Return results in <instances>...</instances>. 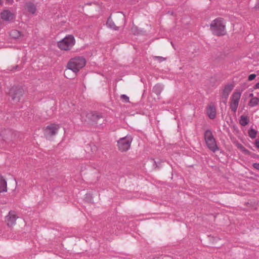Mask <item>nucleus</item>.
Returning a JSON list of instances; mask_svg holds the SVG:
<instances>
[{
  "instance_id": "nucleus-1",
  "label": "nucleus",
  "mask_w": 259,
  "mask_h": 259,
  "mask_svg": "<svg viewBox=\"0 0 259 259\" xmlns=\"http://www.w3.org/2000/svg\"><path fill=\"white\" fill-rule=\"evenodd\" d=\"M210 28L212 33L218 36L224 35L226 33V25L224 19L218 18L212 21Z\"/></svg>"
},
{
  "instance_id": "nucleus-2",
  "label": "nucleus",
  "mask_w": 259,
  "mask_h": 259,
  "mask_svg": "<svg viewBox=\"0 0 259 259\" xmlns=\"http://www.w3.org/2000/svg\"><path fill=\"white\" fill-rule=\"evenodd\" d=\"M86 64L85 59L82 57H76L69 60L67 64V67L70 68L74 72L78 73L80 69Z\"/></svg>"
},
{
  "instance_id": "nucleus-3",
  "label": "nucleus",
  "mask_w": 259,
  "mask_h": 259,
  "mask_svg": "<svg viewBox=\"0 0 259 259\" xmlns=\"http://www.w3.org/2000/svg\"><path fill=\"white\" fill-rule=\"evenodd\" d=\"M75 42L74 36L72 35H68L58 42V47L62 50L68 51L72 48Z\"/></svg>"
},
{
  "instance_id": "nucleus-4",
  "label": "nucleus",
  "mask_w": 259,
  "mask_h": 259,
  "mask_svg": "<svg viewBox=\"0 0 259 259\" xmlns=\"http://www.w3.org/2000/svg\"><path fill=\"white\" fill-rule=\"evenodd\" d=\"M204 136L206 145L211 151L214 152L219 150L215 140L210 130H206L204 133Z\"/></svg>"
},
{
  "instance_id": "nucleus-5",
  "label": "nucleus",
  "mask_w": 259,
  "mask_h": 259,
  "mask_svg": "<svg viewBox=\"0 0 259 259\" xmlns=\"http://www.w3.org/2000/svg\"><path fill=\"white\" fill-rule=\"evenodd\" d=\"M9 95L14 103L18 102L24 94V90L21 87L14 86L9 91Z\"/></svg>"
},
{
  "instance_id": "nucleus-6",
  "label": "nucleus",
  "mask_w": 259,
  "mask_h": 259,
  "mask_svg": "<svg viewBox=\"0 0 259 259\" xmlns=\"http://www.w3.org/2000/svg\"><path fill=\"white\" fill-rule=\"evenodd\" d=\"M133 138L131 136H126L120 138L117 142V146L120 151L122 152L128 150L132 142Z\"/></svg>"
},
{
  "instance_id": "nucleus-7",
  "label": "nucleus",
  "mask_w": 259,
  "mask_h": 259,
  "mask_svg": "<svg viewBox=\"0 0 259 259\" xmlns=\"http://www.w3.org/2000/svg\"><path fill=\"white\" fill-rule=\"evenodd\" d=\"M241 93L238 92H234L231 97L230 106L231 110L234 112H235L237 109Z\"/></svg>"
},
{
  "instance_id": "nucleus-8",
  "label": "nucleus",
  "mask_w": 259,
  "mask_h": 259,
  "mask_svg": "<svg viewBox=\"0 0 259 259\" xmlns=\"http://www.w3.org/2000/svg\"><path fill=\"white\" fill-rule=\"evenodd\" d=\"M18 218L14 211L11 210L5 217V222L8 227H11L16 224V221Z\"/></svg>"
},
{
  "instance_id": "nucleus-9",
  "label": "nucleus",
  "mask_w": 259,
  "mask_h": 259,
  "mask_svg": "<svg viewBox=\"0 0 259 259\" xmlns=\"http://www.w3.org/2000/svg\"><path fill=\"white\" fill-rule=\"evenodd\" d=\"M113 21L119 28L125 24V16L121 12H117L113 16Z\"/></svg>"
},
{
  "instance_id": "nucleus-10",
  "label": "nucleus",
  "mask_w": 259,
  "mask_h": 259,
  "mask_svg": "<svg viewBox=\"0 0 259 259\" xmlns=\"http://www.w3.org/2000/svg\"><path fill=\"white\" fill-rule=\"evenodd\" d=\"M86 117L89 120V122L92 124L97 123L99 121L98 120L103 117L101 114L95 111H91L88 113Z\"/></svg>"
},
{
  "instance_id": "nucleus-11",
  "label": "nucleus",
  "mask_w": 259,
  "mask_h": 259,
  "mask_svg": "<svg viewBox=\"0 0 259 259\" xmlns=\"http://www.w3.org/2000/svg\"><path fill=\"white\" fill-rule=\"evenodd\" d=\"M59 127V125L56 124L48 125L45 129V135L47 137L54 136L57 133Z\"/></svg>"
},
{
  "instance_id": "nucleus-12",
  "label": "nucleus",
  "mask_w": 259,
  "mask_h": 259,
  "mask_svg": "<svg viewBox=\"0 0 259 259\" xmlns=\"http://www.w3.org/2000/svg\"><path fill=\"white\" fill-rule=\"evenodd\" d=\"M207 114L210 119H214L216 116V109L214 104L210 103L207 109Z\"/></svg>"
},
{
  "instance_id": "nucleus-13",
  "label": "nucleus",
  "mask_w": 259,
  "mask_h": 259,
  "mask_svg": "<svg viewBox=\"0 0 259 259\" xmlns=\"http://www.w3.org/2000/svg\"><path fill=\"white\" fill-rule=\"evenodd\" d=\"M233 85L232 84H228L226 85L223 91L222 95V99H225V100H227L228 97L233 90Z\"/></svg>"
},
{
  "instance_id": "nucleus-14",
  "label": "nucleus",
  "mask_w": 259,
  "mask_h": 259,
  "mask_svg": "<svg viewBox=\"0 0 259 259\" xmlns=\"http://www.w3.org/2000/svg\"><path fill=\"white\" fill-rule=\"evenodd\" d=\"M1 18L5 21H10L13 19V14L9 10H4L1 14Z\"/></svg>"
},
{
  "instance_id": "nucleus-15",
  "label": "nucleus",
  "mask_w": 259,
  "mask_h": 259,
  "mask_svg": "<svg viewBox=\"0 0 259 259\" xmlns=\"http://www.w3.org/2000/svg\"><path fill=\"white\" fill-rule=\"evenodd\" d=\"M77 73L74 72L70 68L67 67L64 70V76L68 79H73L77 76Z\"/></svg>"
},
{
  "instance_id": "nucleus-16",
  "label": "nucleus",
  "mask_w": 259,
  "mask_h": 259,
  "mask_svg": "<svg viewBox=\"0 0 259 259\" xmlns=\"http://www.w3.org/2000/svg\"><path fill=\"white\" fill-rule=\"evenodd\" d=\"M106 24L108 27L114 30H118L119 29V27L116 25L111 16L108 19Z\"/></svg>"
},
{
  "instance_id": "nucleus-17",
  "label": "nucleus",
  "mask_w": 259,
  "mask_h": 259,
  "mask_svg": "<svg viewBox=\"0 0 259 259\" xmlns=\"http://www.w3.org/2000/svg\"><path fill=\"white\" fill-rule=\"evenodd\" d=\"M7 187L6 181L2 176H0V193L7 192Z\"/></svg>"
},
{
  "instance_id": "nucleus-18",
  "label": "nucleus",
  "mask_w": 259,
  "mask_h": 259,
  "mask_svg": "<svg viewBox=\"0 0 259 259\" xmlns=\"http://www.w3.org/2000/svg\"><path fill=\"white\" fill-rule=\"evenodd\" d=\"M25 6L26 9L29 12L32 14L35 13L36 11V7L34 4L32 2H28L26 3Z\"/></svg>"
},
{
  "instance_id": "nucleus-19",
  "label": "nucleus",
  "mask_w": 259,
  "mask_h": 259,
  "mask_svg": "<svg viewBox=\"0 0 259 259\" xmlns=\"http://www.w3.org/2000/svg\"><path fill=\"white\" fill-rule=\"evenodd\" d=\"M10 36L13 38L17 39L22 36L21 32L17 30H12L10 32Z\"/></svg>"
},
{
  "instance_id": "nucleus-20",
  "label": "nucleus",
  "mask_w": 259,
  "mask_h": 259,
  "mask_svg": "<svg viewBox=\"0 0 259 259\" xmlns=\"http://www.w3.org/2000/svg\"><path fill=\"white\" fill-rule=\"evenodd\" d=\"M249 122V119L247 117L244 116H241L240 119V123L242 126L246 125Z\"/></svg>"
},
{
  "instance_id": "nucleus-21",
  "label": "nucleus",
  "mask_w": 259,
  "mask_h": 259,
  "mask_svg": "<svg viewBox=\"0 0 259 259\" xmlns=\"http://www.w3.org/2000/svg\"><path fill=\"white\" fill-rule=\"evenodd\" d=\"M162 87L158 84L155 85L153 88V92H154L156 95H159L162 91Z\"/></svg>"
},
{
  "instance_id": "nucleus-22",
  "label": "nucleus",
  "mask_w": 259,
  "mask_h": 259,
  "mask_svg": "<svg viewBox=\"0 0 259 259\" xmlns=\"http://www.w3.org/2000/svg\"><path fill=\"white\" fill-rule=\"evenodd\" d=\"M259 103V99L257 97L252 98L249 103V105L250 106H254L257 105Z\"/></svg>"
},
{
  "instance_id": "nucleus-23",
  "label": "nucleus",
  "mask_w": 259,
  "mask_h": 259,
  "mask_svg": "<svg viewBox=\"0 0 259 259\" xmlns=\"http://www.w3.org/2000/svg\"><path fill=\"white\" fill-rule=\"evenodd\" d=\"M256 134L257 131L252 128H251L248 132L249 136L252 139H254L256 137Z\"/></svg>"
},
{
  "instance_id": "nucleus-24",
  "label": "nucleus",
  "mask_w": 259,
  "mask_h": 259,
  "mask_svg": "<svg viewBox=\"0 0 259 259\" xmlns=\"http://www.w3.org/2000/svg\"><path fill=\"white\" fill-rule=\"evenodd\" d=\"M142 31L139 30L138 27L134 25L132 28V32L134 34L137 35L140 33Z\"/></svg>"
},
{
  "instance_id": "nucleus-25",
  "label": "nucleus",
  "mask_w": 259,
  "mask_h": 259,
  "mask_svg": "<svg viewBox=\"0 0 259 259\" xmlns=\"http://www.w3.org/2000/svg\"><path fill=\"white\" fill-rule=\"evenodd\" d=\"M237 147L240 149L241 151H242L243 152H244L246 154H249V151L248 150H247V149H246L242 145H241V144H239V143H237Z\"/></svg>"
},
{
  "instance_id": "nucleus-26",
  "label": "nucleus",
  "mask_w": 259,
  "mask_h": 259,
  "mask_svg": "<svg viewBox=\"0 0 259 259\" xmlns=\"http://www.w3.org/2000/svg\"><path fill=\"white\" fill-rule=\"evenodd\" d=\"M153 58L155 60L159 62H161L166 60V58L160 56H154Z\"/></svg>"
},
{
  "instance_id": "nucleus-27",
  "label": "nucleus",
  "mask_w": 259,
  "mask_h": 259,
  "mask_svg": "<svg viewBox=\"0 0 259 259\" xmlns=\"http://www.w3.org/2000/svg\"><path fill=\"white\" fill-rule=\"evenodd\" d=\"M120 99L124 102H130L129 98L125 95H122L120 96Z\"/></svg>"
},
{
  "instance_id": "nucleus-28",
  "label": "nucleus",
  "mask_w": 259,
  "mask_h": 259,
  "mask_svg": "<svg viewBox=\"0 0 259 259\" xmlns=\"http://www.w3.org/2000/svg\"><path fill=\"white\" fill-rule=\"evenodd\" d=\"M256 74H251L249 75V76L248 77V80L249 81H251V80H253L256 77Z\"/></svg>"
},
{
  "instance_id": "nucleus-29",
  "label": "nucleus",
  "mask_w": 259,
  "mask_h": 259,
  "mask_svg": "<svg viewBox=\"0 0 259 259\" xmlns=\"http://www.w3.org/2000/svg\"><path fill=\"white\" fill-rule=\"evenodd\" d=\"M253 167L259 170V163H254L252 165Z\"/></svg>"
},
{
  "instance_id": "nucleus-30",
  "label": "nucleus",
  "mask_w": 259,
  "mask_h": 259,
  "mask_svg": "<svg viewBox=\"0 0 259 259\" xmlns=\"http://www.w3.org/2000/svg\"><path fill=\"white\" fill-rule=\"evenodd\" d=\"M3 134L6 135L7 136H10V135L11 136L12 133L11 132V131H5V132H4V133Z\"/></svg>"
},
{
  "instance_id": "nucleus-31",
  "label": "nucleus",
  "mask_w": 259,
  "mask_h": 259,
  "mask_svg": "<svg viewBox=\"0 0 259 259\" xmlns=\"http://www.w3.org/2000/svg\"><path fill=\"white\" fill-rule=\"evenodd\" d=\"M255 145L257 148H259V140H256L255 141Z\"/></svg>"
},
{
  "instance_id": "nucleus-32",
  "label": "nucleus",
  "mask_w": 259,
  "mask_h": 259,
  "mask_svg": "<svg viewBox=\"0 0 259 259\" xmlns=\"http://www.w3.org/2000/svg\"><path fill=\"white\" fill-rule=\"evenodd\" d=\"M254 89H259V82H257L253 87Z\"/></svg>"
},
{
  "instance_id": "nucleus-33",
  "label": "nucleus",
  "mask_w": 259,
  "mask_h": 259,
  "mask_svg": "<svg viewBox=\"0 0 259 259\" xmlns=\"http://www.w3.org/2000/svg\"><path fill=\"white\" fill-rule=\"evenodd\" d=\"M255 8L259 10V0H258V4L256 5Z\"/></svg>"
},
{
  "instance_id": "nucleus-34",
  "label": "nucleus",
  "mask_w": 259,
  "mask_h": 259,
  "mask_svg": "<svg viewBox=\"0 0 259 259\" xmlns=\"http://www.w3.org/2000/svg\"><path fill=\"white\" fill-rule=\"evenodd\" d=\"M3 139L4 141H6V139H8V137H5L4 136H3Z\"/></svg>"
},
{
  "instance_id": "nucleus-35",
  "label": "nucleus",
  "mask_w": 259,
  "mask_h": 259,
  "mask_svg": "<svg viewBox=\"0 0 259 259\" xmlns=\"http://www.w3.org/2000/svg\"><path fill=\"white\" fill-rule=\"evenodd\" d=\"M222 100H223V101L224 102L225 104L226 103L227 100H225V99H222Z\"/></svg>"
},
{
  "instance_id": "nucleus-36",
  "label": "nucleus",
  "mask_w": 259,
  "mask_h": 259,
  "mask_svg": "<svg viewBox=\"0 0 259 259\" xmlns=\"http://www.w3.org/2000/svg\"><path fill=\"white\" fill-rule=\"evenodd\" d=\"M253 96L252 94H250V96Z\"/></svg>"
},
{
  "instance_id": "nucleus-37",
  "label": "nucleus",
  "mask_w": 259,
  "mask_h": 259,
  "mask_svg": "<svg viewBox=\"0 0 259 259\" xmlns=\"http://www.w3.org/2000/svg\"><path fill=\"white\" fill-rule=\"evenodd\" d=\"M1 4V0H0V4Z\"/></svg>"
}]
</instances>
